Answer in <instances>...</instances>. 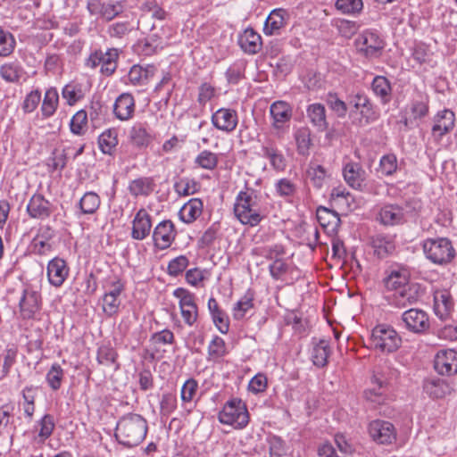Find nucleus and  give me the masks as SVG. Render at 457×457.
I'll return each mask as SVG.
<instances>
[{
	"label": "nucleus",
	"mask_w": 457,
	"mask_h": 457,
	"mask_svg": "<svg viewBox=\"0 0 457 457\" xmlns=\"http://www.w3.org/2000/svg\"><path fill=\"white\" fill-rule=\"evenodd\" d=\"M40 101L41 92L38 89L32 90L26 96L21 108L25 113H30L37 109Z\"/></svg>",
	"instance_id": "nucleus-61"
},
{
	"label": "nucleus",
	"mask_w": 457,
	"mask_h": 457,
	"mask_svg": "<svg viewBox=\"0 0 457 457\" xmlns=\"http://www.w3.org/2000/svg\"><path fill=\"white\" fill-rule=\"evenodd\" d=\"M241 49L250 54L258 53L262 47V37L253 29H246L238 37Z\"/></svg>",
	"instance_id": "nucleus-25"
},
{
	"label": "nucleus",
	"mask_w": 457,
	"mask_h": 457,
	"mask_svg": "<svg viewBox=\"0 0 457 457\" xmlns=\"http://www.w3.org/2000/svg\"><path fill=\"white\" fill-rule=\"evenodd\" d=\"M117 358L116 351L109 346L103 345L97 351V361L101 365L111 366L115 363Z\"/></svg>",
	"instance_id": "nucleus-59"
},
{
	"label": "nucleus",
	"mask_w": 457,
	"mask_h": 457,
	"mask_svg": "<svg viewBox=\"0 0 457 457\" xmlns=\"http://www.w3.org/2000/svg\"><path fill=\"white\" fill-rule=\"evenodd\" d=\"M262 195L257 190L245 187L240 191L234 204V214L243 224L255 227L265 218L263 210L259 205Z\"/></svg>",
	"instance_id": "nucleus-1"
},
{
	"label": "nucleus",
	"mask_w": 457,
	"mask_h": 457,
	"mask_svg": "<svg viewBox=\"0 0 457 457\" xmlns=\"http://www.w3.org/2000/svg\"><path fill=\"white\" fill-rule=\"evenodd\" d=\"M219 162L218 155L209 150L202 151L195 159V163L204 170H214Z\"/></svg>",
	"instance_id": "nucleus-52"
},
{
	"label": "nucleus",
	"mask_w": 457,
	"mask_h": 457,
	"mask_svg": "<svg viewBox=\"0 0 457 457\" xmlns=\"http://www.w3.org/2000/svg\"><path fill=\"white\" fill-rule=\"evenodd\" d=\"M23 402L21 403L26 418L29 420H32L35 412V388L32 386H26L22 390Z\"/></svg>",
	"instance_id": "nucleus-50"
},
{
	"label": "nucleus",
	"mask_w": 457,
	"mask_h": 457,
	"mask_svg": "<svg viewBox=\"0 0 457 457\" xmlns=\"http://www.w3.org/2000/svg\"><path fill=\"white\" fill-rule=\"evenodd\" d=\"M212 123L217 129L230 133L234 131L237 126V112L233 109L220 108L212 113Z\"/></svg>",
	"instance_id": "nucleus-16"
},
{
	"label": "nucleus",
	"mask_w": 457,
	"mask_h": 457,
	"mask_svg": "<svg viewBox=\"0 0 457 457\" xmlns=\"http://www.w3.org/2000/svg\"><path fill=\"white\" fill-rule=\"evenodd\" d=\"M155 188L154 179L151 177H140L130 181L129 185V191L131 195L148 196Z\"/></svg>",
	"instance_id": "nucleus-29"
},
{
	"label": "nucleus",
	"mask_w": 457,
	"mask_h": 457,
	"mask_svg": "<svg viewBox=\"0 0 457 457\" xmlns=\"http://www.w3.org/2000/svg\"><path fill=\"white\" fill-rule=\"evenodd\" d=\"M329 353L330 350L328 341L320 340V342L313 346L312 351V360L313 364L317 367L326 366Z\"/></svg>",
	"instance_id": "nucleus-41"
},
{
	"label": "nucleus",
	"mask_w": 457,
	"mask_h": 457,
	"mask_svg": "<svg viewBox=\"0 0 457 457\" xmlns=\"http://www.w3.org/2000/svg\"><path fill=\"white\" fill-rule=\"evenodd\" d=\"M100 204L101 200L99 195L96 193L90 191L85 193L80 198L79 206L81 213L93 214L98 210Z\"/></svg>",
	"instance_id": "nucleus-42"
},
{
	"label": "nucleus",
	"mask_w": 457,
	"mask_h": 457,
	"mask_svg": "<svg viewBox=\"0 0 457 457\" xmlns=\"http://www.w3.org/2000/svg\"><path fill=\"white\" fill-rule=\"evenodd\" d=\"M246 69V62L245 60H237L233 62L226 71L225 77L229 84L236 85L245 79Z\"/></svg>",
	"instance_id": "nucleus-43"
},
{
	"label": "nucleus",
	"mask_w": 457,
	"mask_h": 457,
	"mask_svg": "<svg viewBox=\"0 0 457 457\" xmlns=\"http://www.w3.org/2000/svg\"><path fill=\"white\" fill-rule=\"evenodd\" d=\"M345 182L353 188L361 190L364 181V170L358 163L349 162L343 170Z\"/></svg>",
	"instance_id": "nucleus-28"
},
{
	"label": "nucleus",
	"mask_w": 457,
	"mask_h": 457,
	"mask_svg": "<svg viewBox=\"0 0 457 457\" xmlns=\"http://www.w3.org/2000/svg\"><path fill=\"white\" fill-rule=\"evenodd\" d=\"M307 174L315 187L320 188L323 186L327 173L321 165L311 166Z\"/></svg>",
	"instance_id": "nucleus-60"
},
{
	"label": "nucleus",
	"mask_w": 457,
	"mask_h": 457,
	"mask_svg": "<svg viewBox=\"0 0 457 457\" xmlns=\"http://www.w3.org/2000/svg\"><path fill=\"white\" fill-rule=\"evenodd\" d=\"M355 46L358 52L366 57L374 58L381 54L384 41L376 31L365 30L355 39Z\"/></svg>",
	"instance_id": "nucleus-7"
},
{
	"label": "nucleus",
	"mask_w": 457,
	"mask_h": 457,
	"mask_svg": "<svg viewBox=\"0 0 457 457\" xmlns=\"http://www.w3.org/2000/svg\"><path fill=\"white\" fill-rule=\"evenodd\" d=\"M402 320L405 328L413 333H423L429 328V319L426 312L421 309L411 308L402 314Z\"/></svg>",
	"instance_id": "nucleus-9"
},
{
	"label": "nucleus",
	"mask_w": 457,
	"mask_h": 457,
	"mask_svg": "<svg viewBox=\"0 0 457 457\" xmlns=\"http://www.w3.org/2000/svg\"><path fill=\"white\" fill-rule=\"evenodd\" d=\"M306 113L310 122L316 127L319 131H325L328 128L326 108L323 104L319 103L310 104L307 107Z\"/></svg>",
	"instance_id": "nucleus-27"
},
{
	"label": "nucleus",
	"mask_w": 457,
	"mask_h": 457,
	"mask_svg": "<svg viewBox=\"0 0 457 457\" xmlns=\"http://www.w3.org/2000/svg\"><path fill=\"white\" fill-rule=\"evenodd\" d=\"M227 353L225 341L215 336L208 345V361H218Z\"/></svg>",
	"instance_id": "nucleus-47"
},
{
	"label": "nucleus",
	"mask_w": 457,
	"mask_h": 457,
	"mask_svg": "<svg viewBox=\"0 0 457 457\" xmlns=\"http://www.w3.org/2000/svg\"><path fill=\"white\" fill-rule=\"evenodd\" d=\"M133 29V24L129 21H117L108 27L107 32L111 37L122 38Z\"/></svg>",
	"instance_id": "nucleus-57"
},
{
	"label": "nucleus",
	"mask_w": 457,
	"mask_h": 457,
	"mask_svg": "<svg viewBox=\"0 0 457 457\" xmlns=\"http://www.w3.org/2000/svg\"><path fill=\"white\" fill-rule=\"evenodd\" d=\"M424 390L432 398H443L451 393L452 387L445 379L436 378L427 381Z\"/></svg>",
	"instance_id": "nucleus-35"
},
{
	"label": "nucleus",
	"mask_w": 457,
	"mask_h": 457,
	"mask_svg": "<svg viewBox=\"0 0 457 457\" xmlns=\"http://www.w3.org/2000/svg\"><path fill=\"white\" fill-rule=\"evenodd\" d=\"M147 432L146 420L139 414L129 413L121 417L116 426L115 437L126 447L138 445Z\"/></svg>",
	"instance_id": "nucleus-2"
},
{
	"label": "nucleus",
	"mask_w": 457,
	"mask_h": 457,
	"mask_svg": "<svg viewBox=\"0 0 457 457\" xmlns=\"http://www.w3.org/2000/svg\"><path fill=\"white\" fill-rule=\"evenodd\" d=\"M19 306L23 319L34 318L40 310V295L34 290L24 289Z\"/></svg>",
	"instance_id": "nucleus-22"
},
{
	"label": "nucleus",
	"mask_w": 457,
	"mask_h": 457,
	"mask_svg": "<svg viewBox=\"0 0 457 457\" xmlns=\"http://www.w3.org/2000/svg\"><path fill=\"white\" fill-rule=\"evenodd\" d=\"M103 301V312L109 317H112L118 313L120 299L115 296L104 295L102 297Z\"/></svg>",
	"instance_id": "nucleus-62"
},
{
	"label": "nucleus",
	"mask_w": 457,
	"mask_h": 457,
	"mask_svg": "<svg viewBox=\"0 0 457 457\" xmlns=\"http://www.w3.org/2000/svg\"><path fill=\"white\" fill-rule=\"evenodd\" d=\"M336 7L342 13L356 15L362 11L363 2L362 0H337Z\"/></svg>",
	"instance_id": "nucleus-53"
},
{
	"label": "nucleus",
	"mask_w": 457,
	"mask_h": 457,
	"mask_svg": "<svg viewBox=\"0 0 457 457\" xmlns=\"http://www.w3.org/2000/svg\"><path fill=\"white\" fill-rule=\"evenodd\" d=\"M296 185L289 179H280L275 184L278 195L284 198L293 197L296 193Z\"/></svg>",
	"instance_id": "nucleus-58"
},
{
	"label": "nucleus",
	"mask_w": 457,
	"mask_h": 457,
	"mask_svg": "<svg viewBox=\"0 0 457 457\" xmlns=\"http://www.w3.org/2000/svg\"><path fill=\"white\" fill-rule=\"evenodd\" d=\"M397 169V160L394 154L384 155L379 162L378 171L386 176L392 175Z\"/></svg>",
	"instance_id": "nucleus-64"
},
{
	"label": "nucleus",
	"mask_w": 457,
	"mask_h": 457,
	"mask_svg": "<svg viewBox=\"0 0 457 457\" xmlns=\"http://www.w3.org/2000/svg\"><path fill=\"white\" fill-rule=\"evenodd\" d=\"M434 368L443 376L457 373V352L453 349L440 350L435 356Z\"/></svg>",
	"instance_id": "nucleus-14"
},
{
	"label": "nucleus",
	"mask_w": 457,
	"mask_h": 457,
	"mask_svg": "<svg viewBox=\"0 0 457 457\" xmlns=\"http://www.w3.org/2000/svg\"><path fill=\"white\" fill-rule=\"evenodd\" d=\"M270 114L272 119L271 126L278 136L288 130L293 115V109L288 103L285 101L274 102L270 107Z\"/></svg>",
	"instance_id": "nucleus-8"
},
{
	"label": "nucleus",
	"mask_w": 457,
	"mask_h": 457,
	"mask_svg": "<svg viewBox=\"0 0 457 457\" xmlns=\"http://www.w3.org/2000/svg\"><path fill=\"white\" fill-rule=\"evenodd\" d=\"M177 236L175 225L170 220L161 221L153 231V241L160 250L169 248Z\"/></svg>",
	"instance_id": "nucleus-10"
},
{
	"label": "nucleus",
	"mask_w": 457,
	"mask_h": 457,
	"mask_svg": "<svg viewBox=\"0 0 457 457\" xmlns=\"http://www.w3.org/2000/svg\"><path fill=\"white\" fill-rule=\"evenodd\" d=\"M402 339L397 332L387 325H378L371 331V347L382 353H389L396 351L400 347Z\"/></svg>",
	"instance_id": "nucleus-5"
},
{
	"label": "nucleus",
	"mask_w": 457,
	"mask_h": 457,
	"mask_svg": "<svg viewBox=\"0 0 457 457\" xmlns=\"http://www.w3.org/2000/svg\"><path fill=\"white\" fill-rule=\"evenodd\" d=\"M59 104V94L55 87H50L45 93L41 105L42 115L49 118L54 115Z\"/></svg>",
	"instance_id": "nucleus-38"
},
{
	"label": "nucleus",
	"mask_w": 457,
	"mask_h": 457,
	"mask_svg": "<svg viewBox=\"0 0 457 457\" xmlns=\"http://www.w3.org/2000/svg\"><path fill=\"white\" fill-rule=\"evenodd\" d=\"M53 211V204L41 194H34L27 204V212L32 219L46 220Z\"/></svg>",
	"instance_id": "nucleus-19"
},
{
	"label": "nucleus",
	"mask_w": 457,
	"mask_h": 457,
	"mask_svg": "<svg viewBox=\"0 0 457 457\" xmlns=\"http://www.w3.org/2000/svg\"><path fill=\"white\" fill-rule=\"evenodd\" d=\"M371 246L374 249V253L378 258H385L391 254L395 249V242L389 236L382 234L376 235L371 238Z\"/></svg>",
	"instance_id": "nucleus-32"
},
{
	"label": "nucleus",
	"mask_w": 457,
	"mask_h": 457,
	"mask_svg": "<svg viewBox=\"0 0 457 457\" xmlns=\"http://www.w3.org/2000/svg\"><path fill=\"white\" fill-rule=\"evenodd\" d=\"M369 433L378 444L389 445L395 441L396 431L394 425L388 421L376 420L370 423Z\"/></svg>",
	"instance_id": "nucleus-11"
},
{
	"label": "nucleus",
	"mask_w": 457,
	"mask_h": 457,
	"mask_svg": "<svg viewBox=\"0 0 457 457\" xmlns=\"http://www.w3.org/2000/svg\"><path fill=\"white\" fill-rule=\"evenodd\" d=\"M409 284L408 275L405 271L393 270L384 278V285L387 290L399 291L405 285Z\"/></svg>",
	"instance_id": "nucleus-39"
},
{
	"label": "nucleus",
	"mask_w": 457,
	"mask_h": 457,
	"mask_svg": "<svg viewBox=\"0 0 457 457\" xmlns=\"http://www.w3.org/2000/svg\"><path fill=\"white\" fill-rule=\"evenodd\" d=\"M135 107L133 96L129 93H122L114 102L113 114L121 121L129 120L134 116Z\"/></svg>",
	"instance_id": "nucleus-21"
},
{
	"label": "nucleus",
	"mask_w": 457,
	"mask_h": 457,
	"mask_svg": "<svg viewBox=\"0 0 457 457\" xmlns=\"http://www.w3.org/2000/svg\"><path fill=\"white\" fill-rule=\"evenodd\" d=\"M388 378L386 374L378 370L374 371L371 378L373 387L364 392L365 398L374 403L381 404L385 402V388L387 385Z\"/></svg>",
	"instance_id": "nucleus-20"
},
{
	"label": "nucleus",
	"mask_w": 457,
	"mask_h": 457,
	"mask_svg": "<svg viewBox=\"0 0 457 457\" xmlns=\"http://www.w3.org/2000/svg\"><path fill=\"white\" fill-rule=\"evenodd\" d=\"M200 188V184L188 178H181L174 183V190L179 195L187 196L196 193Z\"/></svg>",
	"instance_id": "nucleus-46"
},
{
	"label": "nucleus",
	"mask_w": 457,
	"mask_h": 457,
	"mask_svg": "<svg viewBox=\"0 0 457 457\" xmlns=\"http://www.w3.org/2000/svg\"><path fill=\"white\" fill-rule=\"evenodd\" d=\"M103 287L104 289V295L120 298V295L125 289V285L120 278L113 276L109 277L105 280Z\"/></svg>",
	"instance_id": "nucleus-55"
},
{
	"label": "nucleus",
	"mask_w": 457,
	"mask_h": 457,
	"mask_svg": "<svg viewBox=\"0 0 457 457\" xmlns=\"http://www.w3.org/2000/svg\"><path fill=\"white\" fill-rule=\"evenodd\" d=\"M295 138L298 154L301 155L308 154L312 142L310 129L305 127L298 129L295 133Z\"/></svg>",
	"instance_id": "nucleus-49"
},
{
	"label": "nucleus",
	"mask_w": 457,
	"mask_h": 457,
	"mask_svg": "<svg viewBox=\"0 0 457 457\" xmlns=\"http://www.w3.org/2000/svg\"><path fill=\"white\" fill-rule=\"evenodd\" d=\"M25 73L18 61L5 62L0 66V77L7 83H19Z\"/></svg>",
	"instance_id": "nucleus-31"
},
{
	"label": "nucleus",
	"mask_w": 457,
	"mask_h": 457,
	"mask_svg": "<svg viewBox=\"0 0 457 457\" xmlns=\"http://www.w3.org/2000/svg\"><path fill=\"white\" fill-rule=\"evenodd\" d=\"M208 309L218 329L225 334L228 331V320L226 313L220 309L217 301L211 297L208 301Z\"/></svg>",
	"instance_id": "nucleus-37"
},
{
	"label": "nucleus",
	"mask_w": 457,
	"mask_h": 457,
	"mask_svg": "<svg viewBox=\"0 0 457 457\" xmlns=\"http://www.w3.org/2000/svg\"><path fill=\"white\" fill-rule=\"evenodd\" d=\"M373 93L381 99L383 104L391 100L392 87L389 80L384 76H376L371 83Z\"/></svg>",
	"instance_id": "nucleus-36"
},
{
	"label": "nucleus",
	"mask_w": 457,
	"mask_h": 457,
	"mask_svg": "<svg viewBox=\"0 0 457 457\" xmlns=\"http://www.w3.org/2000/svg\"><path fill=\"white\" fill-rule=\"evenodd\" d=\"M270 457H281L286 453L285 442L277 436H270L267 438Z\"/></svg>",
	"instance_id": "nucleus-63"
},
{
	"label": "nucleus",
	"mask_w": 457,
	"mask_h": 457,
	"mask_svg": "<svg viewBox=\"0 0 457 457\" xmlns=\"http://www.w3.org/2000/svg\"><path fill=\"white\" fill-rule=\"evenodd\" d=\"M288 12L285 9H275L271 11L266 19L263 31L266 35H278L288 20Z\"/></svg>",
	"instance_id": "nucleus-24"
},
{
	"label": "nucleus",
	"mask_w": 457,
	"mask_h": 457,
	"mask_svg": "<svg viewBox=\"0 0 457 457\" xmlns=\"http://www.w3.org/2000/svg\"><path fill=\"white\" fill-rule=\"evenodd\" d=\"M87 10L93 15H100L106 21H112L124 10L122 1L102 3L100 0H91L87 3Z\"/></svg>",
	"instance_id": "nucleus-15"
},
{
	"label": "nucleus",
	"mask_w": 457,
	"mask_h": 457,
	"mask_svg": "<svg viewBox=\"0 0 457 457\" xmlns=\"http://www.w3.org/2000/svg\"><path fill=\"white\" fill-rule=\"evenodd\" d=\"M98 145L103 154L112 155L118 145V133L116 129H108L104 130L98 137Z\"/></svg>",
	"instance_id": "nucleus-34"
},
{
	"label": "nucleus",
	"mask_w": 457,
	"mask_h": 457,
	"mask_svg": "<svg viewBox=\"0 0 457 457\" xmlns=\"http://www.w3.org/2000/svg\"><path fill=\"white\" fill-rule=\"evenodd\" d=\"M422 249L426 258L437 265L447 264L455 256L452 242L446 237L428 238L424 240Z\"/></svg>",
	"instance_id": "nucleus-3"
},
{
	"label": "nucleus",
	"mask_w": 457,
	"mask_h": 457,
	"mask_svg": "<svg viewBox=\"0 0 457 457\" xmlns=\"http://www.w3.org/2000/svg\"><path fill=\"white\" fill-rule=\"evenodd\" d=\"M130 142L137 147H146L152 141V137L145 125L140 122L135 123L129 130Z\"/></svg>",
	"instance_id": "nucleus-33"
},
{
	"label": "nucleus",
	"mask_w": 457,
	"mask_h": 457,
	"mask_svg": "<svg viewBox=\"0 0 457 457\" xmlns=\"http://www.w3.org/2000/svg\"><path fill=\"white\" fill-rule=\"evenodd\" d=\"M132 225L131 237L136 240H143L150 234L151 216L142 208L136 213Z\"/></svg>",
	"instance_id": "nucleus-23"
},
{
	"label": "nucleus",
	"mask_w": 457,
	"mask_h": 457,
	"mask_svg": "<svg viewBox=\"0 0 457 457\" xmlns=\"http://www.w3.org/2000/svg\"><path fill=\"white\" fill-rule=\"evenodd\" d=\"M453 305L451 295L447 290H436L434 293V310L440 319L448 316Z\"/></svg>",
	"instance_id": "nucleus-30"
},
{
	"label": "nucleus",
	"mask_w": 457,
	"mask_h": 457,
	"mask_svg": "<svg viewBox=\"0 0 457 457\" xmlns=\"http://www.w3.org/2000/svg\"><path fill=\"white\" fill-rule=\"evenodd\" d=\"M253 308V296L251 294L245 295L234 306L233 317L242 320Z\"/></svg>",
	"instance_id": "nucleus-51"
},
{
	"label": "nucleus",
	"mask_w": 457,
	"mask_h": 457,
	"mask_svg": "<svg viewBox=\"0 0 457 457\" xmlns=\"http://www.w3.org/2000/svg\"><path fill=\"white\" fill-rule=\"evenodd\" d=\"M64 371L58 363H54L46 373V381L49 386L56 391L62 386Z\"/></svg>",
	"instance_id": "nucleus-54"
},
{
	"label": "nucleus",
	"mask_w": 457,
	"mask_h": 457,
	"mask_svg": "<svg viewBox=\"0 0 457 457\" xmlns=\"http://www.w3.org/2000/svg\"><path fill=\"white\" fill-rule=\"evenodd\" d=\"M71 132L77 136L84 135L87 130V113L85 110L78 111L70 122Z\"/></svg>",
	"instance_id": "nucleus-45"
},
{
	"label": "nucleus",
	"mask_w": 457,
	"mask_h": 457,
	"mask_svg": "<svg viewBox=\"0 0 457 457\" xmlns=\"http://www.w3.org/2000/svg\"><path fill=\"white\" fill-rule=\"evenodd\" d=\"M204 204L199 198H192L186 203L179 212V219L190 224L194 222L203 212Z\"/></svg>",
	"instance_id": "nucleus-26"
},
{
	"label": "nucleus",
	"mask_w": 457,
	"mask_h": 457,
	"mask_svg": "<svg viewBox=\"0 0 457 457\" xmlns=\"http://www.w3.org/2000/svg\"><path fill=\"white\" fill-rule=\"evenodd\" d=\"M70 269L67 262L59 257L48 262L46 275L49 283L54 287H60L69 276Z\"/></svg>",
	"instance_id": "nucleus-18"
},
{
	"label": "nucleus",
	"mask_w": 457,
	"mask_h": 457,
	"mask_svg": "<svg viewBox=\"0 0 457 457\" xmlns=\"http://www.w3.org/2000/svg\"><path fill=\"white\" fill-rule=\"evenodd\" d=\"M221 424L233 426L237 429H242L249 423V413L242 400L234 398L228 401L218 414Z\"/></svg>",
	"instance_id": "nucleus-4"
},
{
	"label": "nucleus",
	"mask_w": 457,
	"mask_h": 457,
	"mask_svg": "<svg viewBox=\"0 0 457 457\" xmlns=\"http://www.w3.org/2000/svg\"><path fill=\"white\" fill-rule=\"evenodd\" d=\"M421 295L420 286L417 283H409L394 294L391 304L400 309L406 308L416 303Z\"/></svg>",
	"instance_id": "nucleus-13"
},
{
	"label": "nucleus",
	"mask_w": 457,
	"mask_h": 457,
	"mask_svg": "<svg viewBox=\"0 0 457 457\" xmlns=\"http://www.w3.org/2000/svg\"><path fill=\"white\" fill-rule=\"evenodd\" d=\"M62 96L68 105L72 106L84 97L81 86L77 83H69L62 90Z\"/></svg>",
	"instance_id": "nucleus-48"
},
{
	"label": "nucleus",
	"mask_w": 457,
	"mask_h": 457,
	"mask_svg": "<svg viewBox=\"0 0 457 457\" xmlns=\"http://www.w3.org/2000/svg\"><path fill=\"white\" fill-rule=\"evenodd\" d=\"M376 220L382 225L392 227L406 222L405 212L398 204H385L378 212Z\"/></svg>",
	"instance_id": "nucleus-17"
},
{
	"label": "nucleus",
	"mask_w": 457,
	"mask_h": 457,
	"mask_svg": "<svg viewBox=\"0 0 457 457\" xmlns=\"http://www.w3.org/2000/svg\"><path fill=\"white\" fill-rule=\"evenodd\" d=\"M317 220L324 228L338 227L340 225V218L337 212L332 211L324 206H319L316 211Z\"/></svg>",
	"instance_id": "nucleus-40"
},
{
	"label": "nucleus",
	"mask_w": 457,
	"mask_h": 457,
	"mask_svg": "<svg viewBox=\"0 0 457 457\" xmlns=\"http://www.w3.org/2000/svg\"><path fill=\"white\" fill-rule=\"evenodd\" d=\"M118 57V50L115 48H110L106 52L98 50L89 55L86 65L92 69L100 66L102 74L111 76L117 69Z\"/></svg>",
	"instance_id": "nucleus-6"
},
{
	"label": "nucleus",
	"mask_w": 457,
	"mask_h": 457,
	"mask_svg": "<svg viewBox=\"0 0 457 457\" xmlns=\"http://www.w3.org/2000/svg\"><path fill=\"white\" fill-rule=\"evenodd\" d=\"M326 103L338 118H345L347 112V104L341 100L336 93H328Z\"/></svg>",
	"instance_id": "nucleus-56"
},
{
	"label": "nucleus",
	"mask_w": 457,
	"mask_h": 457,
	"mask_svg": "<svg viewBox=\"0 0 457 457\" xmlns=\"http://www.w3.org/2000/svg\"><path fill=\"white\" fill-rule=\"evenodd\" d=\"M154 67L143 68L140 65H133L128 74L129 81L134 85L145 84L153 75Z\"/></svg>",
	"instance_id": "nucleus-44"
},
{
	"label": "nucleus",
	"mask_w": 457,
	"mask_h": 457,
	"mask_svg": "<svg viewBox=\"0 0 457 457\" xmlns=\"http://www.w3.org/2000/svg\"><path fill=\"white\" fill-rule=\"evenodd\" d=\"M455 125V114L449 109L439 111L433 119L431 134L435 140L440 141L443 136L451 132Z\"/></svg>",
	"instance_id": "nucleus-12"
}]
</instances>
